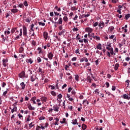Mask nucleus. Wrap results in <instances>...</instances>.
<instances>
[{
    "mask_svg": "<svg viewBox=\"0 0 130 130\" xmlns=\"http://www.w3.org/2000/svg\"><path fill=\"white\" fill-rule=\"evenodd\" d=\"M50 20L54 24H58V25H61L62 24V18H61L60 17L59 19L57 17H54V21H53V20L51 19V18H50Z\"/></svg>",
    "mask_w": 130,
    "mask_h": 130,
    "instance_id": "f257e3e1",
    "label": "nucleus"
},
{
    "mask_svg": "<svg viewBox=\"0 0 130 130\" xmlns=\"http://www.w3.org/2000/svg\"><path fill=\"white\" fill-rule=\"evenodd\" d=\"M1 38H2V43H5L6 41H9V37L8 36L5 37L4 35H1Z\"/></svg>",
    "mask_w": 130,
    "mask_h": 130,
    "instance_id": "f03ea898",
    "label": "nucleus"
},
{
    "mask_svg": "<svg viewBox=\"0 0 130 130\" xmlns=\"http://www.w3.org/2000/svg\"><path fill=\"white\" fill-rule=\"evenodd\" d=\"M85 31L86 32H88V37H90L91 36V34H90V33H92V32H93V29H92L91 27H87L85 28Z\"/></svg>",
    "mask_w": 130,
    "mask_h": 130,
    "instance_id": "7ed1b4c3",
    "label": "nucleus"
},
{
    "mask_svg": "<svg viewBox=\"0 0 130 130\" xmlns=\"http://www.w3.org/2000/svg\"><path fill=\"white\" fill-rule=\"evenodd\" d=\"M106 48L107 49V50H109V51H110L111 55H113V54H114V52H113V48L111 47H106Z\"/></svg>",
    "mask_w": 130,
    "mask_h": 130,
    "instance_id": "20e7f679",
    "label": "nucleus"
},
{
    "mask_svg": "<svg viewBox=\"0 0 130 130\" xmlns=\"http://www.w3.org/2000/svg\"><path fill=\"white\" fill-rule=\"evenodd\" d=\"M23 36H25V37H27V28L25 25L23 26Z\"/></svg>",
    "mask_w": 130,
    "mask_h": 130,
    "instance_id": "39448f33",
    "label": "nucleus"
},
{
    "mask_svg": "<svg viewBox=\"0 0 130 130\" xmlns=\"http://www.w3.org/2000/svg\"><path fill=\"white\" fill-rule=\"evenodd\" d=\"M59 110V107L57 105H54L53 106V110L54 111H55L56 112H58V111Z\"/></svg>",
    "mask_w": 130,
    "mask_h": 130,
    "instance_id": "423d86ee",
    "label": "nucleus"
},
{
    "mask_svg": "<svg viewBox=\"0 0 130 130\" xmlns=\"http://www.w3.org/2000/svg\"><path fill=\"white\" fill-rule=\"evenodd\" d=\"M19 31H20L19 35H18L17 37H16V38H15V40H18V39L20 38V36H22V31H23V29L21 28Z\"/></svg>",
    "mask_w": 130,
    "mask_h": 130,
    "instance_id": "0eeeda50",
    "label": "nucleus"
},
{
    "mask_svg": "<svg viewBox=\"0 0 130 130\" xmlns=\"http://www.w3.org/2000/svg\"><path fill=\"white\" fill-rule=\"evenodd\" d=\"M48 57L49 59L51 60L53 58V53L52 52H49L48 53Z\"/></svg>",
    "mask_w": 130,
    "mask_h": 130,
    "instance_id": "6e6552de",
    "label": "nucleus"
},
{
    "mask_svg": "<svg viewBox=\"0 0 130 130\" xmlns=\"http://www.w3.org/2000/svg\"><path fill=\"white\" fill-rule=\"evenodd\" d=\"M88 58L87 57H84L80 59V62H83L84 61H85V62H88Z\"/></svg>",
    "mask_w": 130,
    "mask_h": 130,
    "instance_id": "1a4fd4ad",
    "label": "nucleus"
},
{
    "mask_svg": "<svg viewBox=\"0 0 130 130\" xmlns=\"http://www.w3.org/2000/svg\"><path fill=\"white\" fill-rule=\"evenodd\" d=\"M64 33H66V29H63L62 30L58 32V35H59V36H61V35H63V34H64Z\"/></svg>",
    "mask_w": 130,
    "mask_h": 130,
    "instance_id": "9d476101",
    "label": "nucleus"
},
{
    "mask_svg": "<svg viewBox=\"0 0 130 130\" xmlns=\"http://www.w3.org/2000/svg\"><path fill=\"white\" fill-rule=\"evenodd\" d=\"M27 107L29 110H35V108L32 107V105H31V104H28L27 105Z\"/></svg>",
    "mask_w": 130,
    "mask_h": 130,
    "instance_id": "9b49d317",
    "label": "nucleus"
},
{
    "mask_svg": "<svg viewBox=\"0 0 130 130\" xmlns=\"http://www.w3.org/2000/svg\"><path fill=\"white\" fill-rule=\"evenodd\" d=\"M99 26L100 27V28H101V29H102V28L104 27V22L101 21L99 23Z\"/></svg>",
    "mask_w": 130,
    "mask_h": 130,
    "instance_id": "f8f14e48",
    "label": "nucleus"
},
{
    "mask_svg": "<svg viewBox=\"0 0 130 130\" xmlns=\"http://www.w3.org/2000/svg\"><path fill=\"white\" fill-rule=\"evenodd\" d=\"M26 61L27 63H30V64L33 63V60L31 58L26 59Z\"/></svg>",
    "mask_w": 130,
    "mask_h": 130,
    "instance_id": "ddd939ff",
    "label": "nucleus"
},
{
    "mask_svg": "<svg viewBox=\"0 0 130 130\" xmlns=\"http://www.w3.org/2000/svg\"><path fill=\"white\" fill-rule=\"evenodd\" d=\"M36 79V76H34V75H32L30 76V80L31 82H34Z\"/></svg>",
    "mask_w": 130,
    "mask_h": 130,
    "instance_id": "4468645a",
    "label": "nucleus"
},
{
    "mask_svg": "<svg viewBox=\"0 0 130 130\" xmlns=\"http://www.w3.org/2000/svg\"><path fill=\"white\" fill-rule=\"evenodd\" d=\"M97 49H99V50H102V45L101 43H99L96 45Z\"/></svg>",
    "mask_w": 130,
    "mask_h": 130,
    "instance_id": "2eb2a0df",
    "label": "nucleus"
},
{
    "mask_svg": "<svg viewBox=\"0 0 130 130\" xmlns=\"http://www.w3.org/2000/svg\"><path fill=\"white\" fill-rule=\"evenodd\" d=\"M20 86L21 87L22 90H24L25 89V87H26V84L24 82H21L20 83Z\"/></svg>",
    "mask_w": 130,
    "mask_h": 130,
    "instance_id": "dca6fc26",
    "label": "nucleus"
},
{
    "mask_svg": "<svg viewBox=\"0 0 130 130\" xmlns=\"http://www.w3.org/2000/svg\"><path fill=\"white\" fill-rule=\"evenodd\" d=\"M25 77V72L22 71L19 74V78H24Z\"/></svg>",
    "mask_w": 130,
    "mask_h": 130,
    "instance_id": "f3484780",
    "label": "nucleus"
},
{
    "mask_svg": "<svg viewBox=\"0 0 130 130\" xmlns=\"http://www.w3.org/2000/svg\"><path fill=\"white\" fill-rule=\"evenodd\" d=\"M46 67H48V68H49V69H51V63H50V61H47L46 62Z\"/></svg>",
    "mask_w": 130,
    "mask_h": 130,
    "instance_id": "a211bd4d",
    "label": "nucleus"
},
{
    "mask_svg": "<svg viewBox=\"0 0 130 130\" xmlns=\"http://www.w3.org/2000/svg\"><path fill=\"white\" fill-rule=\"evenodd\" d=\"M44 38L45 39H47V38H48V33H47V32H44Z\"/></svg>",
    "mask_w": 130,
    "mask_h": 130,
    "instance_id": "6ab92c4d",
    "label": "nucleus"
},
{
    "mask_svg": "<svg viewBox=\"0 0 130 130\" xmlns=\"http://www.w3.org/2000/svg\"><path fill=\"white\" fill-rule=\"evenodd\" d=\"M122 98H123V99H126L127 100L128 99V94H124L123 96H122Z\"/></svg>",
    "mask_w": 130,
    "mask_h": 130,
    "instance_id": "aec40b11",
    "label": "nucleus"
},
{
    "mask_svg": "<svg viewBox=\"0 0 130 130\" xmlns=\"http://www.w3.org/2000/svg\"><path fill=\"white\" fill-rule=\"evenodd\" d=\"M35 35V33L34 32H32L31 30H29V37H32V36H34Z\"/></svg>",
    "mask_w": 130,
    "mask_h": 130,
    "instance_id": "412c9836",
    "label": "nucleus"
},
{
    "mask_svg": "<svg viewBox=\"0 0 130 130\" xmlns=\"http://www.w3.org/2000/svg\"><path fill=\"white\" fill-rule=\"evenodd\" d=\"M119 67V64L118 63H116L114 67L115 71H117L118 70V68Z\"/></svg>",
    "mask_w": 130,
    "mask_h": 130,
    "instance_id": "4be33fe9",
    "label": "nucleus"
},
{
    "mask_svg": "<svg viewBox=\"0 0 130 130\" xmlns=\"http://www.w3.org/2000/svg\"><path fill=\"white\" fill-rule=\"evenodd\" d=\"M23 51H24V48H23V47H21L19 49V53H23Z\"/></svg>",
    "mask_w": 130,
    "mask_h": 130,
    "instance_id": "5701e85b",
    "label": "nucleus"
},
{
    "mask_svg": "<svg viewBox=\"0 0 130 130\" xmlns=\"http://www.w3.org/2000/svg\"><path fill=\"white\" fill-rule=\"evenodd\" d=\"M31 101L33 102L34 104H36V102L35 101V100H36V97L34 96L32 97L31 99Z\"/></svg>",
    "mask_w": 130,
    "mask_h": 130,
    "instance_id": "b1692460",
    "label": "nucleus"
},
{
    "mask_svg": "<svg viewBox=\"0 0 130 130\" xmlns=\"http://www.w3.org/2000/svg\"><path fill=\"white\" fill-rule=\"evenodd\" d=\"M72 124H74V125L76 124H78V120L77 119H75L73 122H72Z\"/></svg>",
    "mask_w": 130,
    "mask_h": 130,
    "instance_id": "393cba45",
    "label": "nucleus"
},
{
    "mask_svg": "<svg viewBox=\"0 0 130 130\" xmlns=\"http://www.w3.org/2000/svg\"><path fill=\"white\" fill-rule=\"evenodd\" d=\"M82 128L83 130H86L87 129V125L85 124L82 125Z\"/></svg>",
    "mask_w": 130,
    "mask_h": 130,
    "instance_id": "a878e982",
    "label": "nucleus"
},
{
    "mask_svg": "<svg viewBox=\"0 0 130 130\" xmlns=\"http://www.w3.org/2000/svg\"><path fill=\"white\" fill-rule=\"evenodd\" d=\"M54 10V11H55L56 10L57 12H60L61 11L60 8H58V7L57 6H55V9Z\"/></svg>",
    "mask_w": 130,
    "mask_h": 130,
    "instance_id": "bb28decb",
    "label": "nucleus"
},
{
    "mask_svg": "<svg viewBox=\"0 0 130 130\" xmlns=\"http://www.w3.org/2000/svg\"><path fill=\"white\" fill-rule=\"evenodd\" d=\"M67 98L69 99V101H73V100H74V99H73L69 94H67Z\"/></svg>",
    "mask_w": 130,
    "mask_h": 130,
    "instance_id": "cd10ccee",
    "label": "nucleus"
},
{
    "mask_svg": "<svg viewBox=\"0 0 130 130\" xmlns=\"http://www.w3.org/2000/svg\"><path fill=\"white\" fill-rule=\"evenodd\" d=\"M38 51H39V54L42 53V49L40 47L38 48L37 49Z\"/></svg>",
    "mask_w": 130,
    "mask_h": 130,
    "instance_id": "c85d7f7f",
    "label": "nucleus"
},
{
    "mask_svg": "<svg viewBox=\"0 0 130 130\" xmlns=\"http://www.w3.org/2000/svg\"><path fill=\"white\" fill-rule=\"evenodd\" d=\"M16 30H17V28L16 27H14L11 30V33L13 34V33H15V31H16Z\"/></svg>",
    "mask_w": 130,
    "mask_h": 130,
    "instance_id": "c756f323",
    "label": "nucleus"
},
{
    "mask_svg": "<svg viewBox=\"0 0 130 130\" xmlns=\"http://www.w3.org/2000/svg\"><path fill=\"white\" fill-rule=\"evenodd\" d=\"M109 30L111 31L112 32V31H113L114 30V27H113V26H110L109 27Z\"/></svg>",
    "mask_w": 130,
    "mask_h": 130,
    "instance_id": "7c9ffc66",
    "label": "nucleus"
},
{
    "mask_svg": "<svg viewBox=\"0 0 130 130\" xmlns=\"http://www.w3.org/2000/svg\"><path fill=\"white\" fill-rule=\"evenodd\" d=\"M35 125V124H33V122H31L30 124H29L28 126L29 127H30V128H32V127H33V126H34Z\"/></svg>",
    "mask_w": 130,
    "mask_h": 130,
    "instance_id": "2f4dec72",
    "label": "nucleus"
},
{
    "mask_svg": "<svg viewBox=\"0 0 130 130\" xmlns=\"http://www.w3.org/2000/svg\"><path fill=\"white\" fill-rule=\"evenodd\" d=\"M71 11H77V10H78V8H77V7L74 6L71 7Z\"/></svg>",
    "mask_w": 130,
    "mask_h": 130,
    "instance_id": "473e14b6",
    "label": "nucleus"
},
{
    "mask_svg": "<svg viewBox=\"0 0 130 130\" xmlns=\"http://www.w3.org/2000/svg\"><path fill=\"white\" fill-rule=\"evenodd\" d=\"M66 120H67V119H66V118H63L62 121H60V122L61 124L66 123Z\"/></svg>",
    "mask_w": 130,
    "mask_h": 130,
    "instance_id": "72a5a7b5",
    "label": "nucleus"
},
{
    "mask_svg": "<svg viewBox=\"0 0 130 130\" xmlns=\"http://www.w3.org/2000/svg\"><path fill=\"white\" fill-rule=\"evenodd\" d=\"M87 81L89 82V83H91L92 82V78L90 77V76L87 77Z\"/></svg>",
    "mask_w": 130,
    "mask_h": 130,
    "instance_id": "f704fd0d",
    "label": "nucleus"
},
{
    "mask_svg": "<svg viewBox=\"0 0 130 130\" xmlns=\"http://www.w3.org/2000/svg\"><path fill=\"white\" fill-rule=\"evenodd\" d=\"M10 32L9 30H8V31L6 30V31H5V32H4V34H5V35L6 36H7V35H9V34H10Z\"/></svg>",
    "mask_w": 130,
    "mask_h": 130,
    "instance_id": "c9c22d12",
    "label": "nucleus"
},
{
    "mask_svg": "<svg viewBox=\"0 0 130 130\" xmlns=\"http://www.w3.org/2000/svg\"><path fill=\"white\" fill-rule=\"evenodd\" d=\"M18 9H11V12L12 13H18Z\"/></svg>",
    "mask_w": 130,
    "mask_h": 130,
    "instance_id": "e433bc0d",
    "label": "nucleus"
},
{
    "mask_svg": "<svg viewBox=\"0 0 130 130\" xmlns=\"http://www.w3.org/2000/svg\"><path fill=\"white\" fill-rule=\"evenodd\" d=\"M38 24L40 26H45V23L42 22H39Z\"/></svg>",
    "mask_w": 130,
    "mask_h": 130,
    "instance_id": "4c0bfd02",
    "label": "nucleus"
},
{
    "mask_svg": "<svg viewBox=\"0 0 130 130\" xmlns=\"http://www.w3.org/2000/svg\"><path fill=\"white\" fill-rule=\"evenodd\" d=\"M38 72L41 73V74H44V72L42 71V69H41V68H39L38 70Z\"/></svg>",
    "mask_w": 130,
    "mask_h": 130,
    "instance_id": "58836bf2",
    "label": "nucleus"
},
{
    "mask_svg": "<svg viewBox=\"0 0 130 130\" xmlns=\"http://www.w3.org/2000/svg\"><path fill=\"white\" fill-rule=\"evenodd\" d=\"M24 21H25L27 23H30V22L31 21V19L26 18L24 19Z\"/></svg>",
    "mask_w": 130,
    "mask_h": 130,
    "instance_id": "ea45409f",
    "label": "nucleus"
},
{
    "mask_svg": "<svg viewBox=\"0 0 130 130\" xmlns=\"http://www.w3.org/2000/svg\"><path fill=\"white\" fill-rule=\"evenodd\" d=\"M75 52L77 54H81V53H80V50L79 49H77L76 50H75Z\"/></svg>",
    "mask_w": 130,
    "mask_h": 130,
    "instance_id": "a19ab883",
    "label": "nucleus"
},
{
    "mask_svg": "<svg viewBox=\"0 0 130 130\" xmlns=\"http://www.w3.org/2000/svg\"><path fill=\"white\" fill-rule=\"evenodd\" d=\"M51 94L52 95V96H56V93L54 91H52L51 92Z\"/></svg>",
    "mask_w": 130,
    "mask_h": 130,
    "instance_id": "79ce46f5",
    "label": "nucleus"
},
{
    "mask_svg": "<svg viewBox=\"0 0 130 130\" xmlns=\"http://www.w3.org/2000/svg\"><path fill=\"white\" fill-rule=\"evenodd\" d=\"M37 60L38 61V62H41L42 60H41V58H40V57H38L37 59Z\"/></svg>",
    "mask_w": 130,
    "mask_h": 130,
    "instance_id": "37998d69",
    "label": "nucleus"
},
{
    "mask_svg": "<svg viewBox=\"0 0 130 130\" xmlns=\"http://www.w3.org/2000/svg\"><path fill=\"white\" fill-rule=\"evenodd\" d=\"M38 128H42V129H45V126H44L43 125L42 126H38Z\"/></svg>",
    "mask_w": 130,
    "mask_h": 130,
    "instance_id": "c03bdc74",
    "label": "nucleus"
},
{
    "mask_svg": "<svg viewBox=\"0 0 130 130\" xmlns=\"http://www.w3.org/2000/svg\"><path fill=\"white\" fill-rule=\"evenodd\" d=\"M79 76L78 75H75V80L77 81V82H79Z\"/></svg>",
    "mask_w": 130,
    "mask_h": 130,
    "instance_id": "a18cd8bd",
    "label": "nucleus"
},
{
    "mask_svg": "<svg viewBox=\"0 0 130 130\" xmlns=\"http://www.w3.org/2000/svg\"><path fill=\"white\" fill-rule=\"evenodd\" d=\"M32 45H34V46H36V42L35 41H32L31 42Z\"/></svg>",
    "mask_w": 130,
    "mask_h": 130,
    "instance_id": "49530a36",
    "label": "nucleus"
},
{
    "mask_svg": "<svg viewBox=\"0 0 130 130\" xmlns=\"http://www.w3.org/2000/svg\"><path fill=\"white\" fill-rule=\"evenodd\" d=\"M73 31H74V32H76V31H79V29H78V27H74L73 28Z\"/></svg>",
    "mask_w": 130,
    "mask_h": 130,
    "instance_id": "de8ad7c7",
    "label": "nucleus"
},
{
    "mask_svg": "<svg viewBox=\"0 0 130 130\" xmlns=\"http://www.w3.org/2000/svg\"><path fill=\"white\" fill-rule=\"evenodd\" d=\"M57 97L58 99H61V98H62V95H61V94L60 93L57 95Z\"/></svg>",
    "mask_w": 130,
    "mask_h": 130,
    "instance_id": "09e8293b",
    "label": "nucleus"
},
{
    "mask_svg": "<svg viewBox=\"0 0 130 130\" xmlns=\"http://www.w3.org/2000/svg\"><path fill=\"white\" fill-rule=\"evenodd\" d=\"M19 8H21V9L24 8V5H23V4H20L18 5V6Z\"/></svg>",
    "mask_w": 130,
    "mask_h": 130,
    "instance_id": "8fccbe9b",
    "label": "nucleus"
},
{
    "mask_svg": "<svg viewBox=\"0 0 130 130\" xmlns=\"http://www.w3.org/2000/svg\"><path fill=\"white\" fill-rule=\"evenodd\" d=\"M19 56H20V57L21 58H24V57H25V56H26V55H25V54L23 55L22 54H19Z\"/></svg>",
    "mask_w": 130,
    "mask_h": 130,
    "instance_id": "3c124183",
    "label": "nucleus"
},
{
    "mask_svg": "<svg viewBox=\"0 0 130 130\" xmlns=\"http://www.w3.org/2000/svg\"><path fill=\"white\" fill-rule=\"evenodd\" d=\"M23 5L25 6V7H28V3L26 1L23 3Z\"/></svg>",
    "mask_w": 130,
    "mask_h": 130,
    "instance_id": "603ef678",
    "label": "nucleus"
},
{
    "mask_svg": "<svg viewBox=\"0 0 130 130\" xmlns=\"http://www.w3.org/2000/svg\"><path fill=\"white\" fill-rule=\"evenodd\" d=\"M78 39L80 43H83V39L80 38H78Z\"/></svg>",
    "mask_w": 130,
    "mask_h": 130,
    "instance_id": "864d4df0",
    "label": "nucleus"
},
{
    "mask_svg": "<svg viewBox=\"0 0 130 130\" xmlns=\"http://www.w3.org/2000/svg\"><path fill=\"white\" fill-rule=\"evenodd\" d=\"M76 60H77V57H74L73 58H72V61H76Z\"/></svg>",
    "mask_w": 130,
    "mask_h": 130,
    "instance_id": "5fc2aeb1",
    "label": "nucleus"
},
{
    "mask_svg": "<svg viewBox=\"0 0 130 130\" xmlns=\"http://www.w3.org/2000/svg\"><path fill=\"white\" fill-rule=\"evenodd\" d=\"M94 38H95V39H96V40H100V37H98V36H94Z\"/></svg>",
    "mask_w": 130,
    "mask_h": 130,
    "instance_id": "6e6d98bb",
    "label": "nucleus"
},
{
    "mask_svg": "<svg viewBox=\"0 0 130 130\" xmlns=\"http://www.w3.org/2000/svg\"><path fill=\"white\" fill-rule=\"evenodd\" d=\"M3 62L6 63L8 62V59H3Z\"/></svg>",
    "mask_w": 130,
    "mask_h": 130,
    "instance_id": "4d7b16f0",
    "label": "nucleus"
},
{
    "mask_svg": "<svg viewBox=\"0 0 130 130\" xmlns=\"http://www.w3.org/2000/svg\"><path fill=\"white\" fill-rule=\"evenodd\" d=\"M55 16H59V13H58L54 10Z\"/></svg>",
    "mask_w": 130,
    "mask_h": 130,
    "instance_id": "13d9d810",
    "label": "nucleus"
},
{
    "mask_svg": "<svg viewBox=\"0 0 130 130\" xmlns=\"http://www.w3.org/2000/svg\"><path fill=\"white\" fill-rule=\"evenodd\" d=\"M98 22H96L93 24V27H97V26H98Z\"/></svg>",
    "mask_w": 130,
    "mask_h": 130,
    "instance_id": "bf43d9fd",
    "label": "nucleus"
},
{
    "mask_svg": "<svg viewBox=\"0 0 130 130\" xmlns=\"http://www.w3.org/2000/svg\"><path fill=\"white\" fill-rule=\"evenodd\" d=\"M107 55L109 57H110L111 56V55H110V52H109V51L107 52Z\"/></svg>",
    "mask_w": 130,
    "mask_h": 130,
    "instance_id": "052dcab7",
    "label": "nucleus"
},
{
    "mask_svg": "<svg viewBox=\"0 0 130 130\" xmlns=\"http://www.w3.org/2000/svg\"><path fill=\"white\" fill-rule=\"evenodd\" d=\"M63 19V21H64L65 22H67L68 17H64Z\"/></svg>",
    "mask_w": 130,
    "mask_h": 130,
    "instance_id": "680f3d73",
    "label": "nucleus"
},
{
    "mask_svg": "<svg viewBox=\"0 0 130 130\" xmlns=\"http://www.w3.org/2000/svg\"><path fill=\"white\" fill-rule=\"evenodd\" d=\"M18 116L19 118H20V119H21V118H22V117H23V115H21L20 114H18Z\"/></svg>",
    "mask_w": 130,
    "mask_h": 130,
    "instance_id": "e2e57ef3",
    "label": "nucleus"
},
{
    "mask_svg": "<svg viewBox=\"0 0 130 130\" xmlns=\"http://www.w3.org/2000/svg\"><path fill=\"white\" fill-rule=\"evenodd\" d=\"M116 89V87H115V86H112V91H115Z\"/></svg>",
    "mask_w": 130,
    "mask_h": 130,
    "instance_id": "0e129e2a",
    "label": "nucleus"
},
{
    "mask_svg": "<svg viewBox=\"0 0 130 130\" xmlns=\"http://www.w3.org/2000/svg\"><path fill=\"white\" fill-rule=\"evenodd\" d=\"M7 84L6 83V82H3V84H2V87L3 88H4V87H6Z\"/></svg>",
    "mask_w": 130,
    "mask_h": 130,
    "instance_id": "69168bd1",
    "label": "nucleus"
},
{
    "mask_svg": "<svg viewBox=\"0 0 130 130\" xmlns=\"http://www.w3.org/2000/svg\"><path fill=\"white\" fill-rule=\"evenodd\" d=\"M110 78H111V75H110V74H107V78L110 79Z\"/></svg>",
    "mask_w": 130,
    "mask_h": 130,
    "instance_id": "338daca9",
    "label": "nucleus"
},
{
    "mask_svg": "<svg viewBox=\"0 0 130 130\" xmlns=\"http://www.w3.org/2000/svg\"><path fill=\"white\" fill-rule=\"evenodd\" d=\"M106 85L107 86V88H109V82H106Z\"/></svg>",
    "mask_w": 130,
    "mask_h": 130,
    "instance_id": "774afa93",
    "label": "nucleus"
}]
</instances>
